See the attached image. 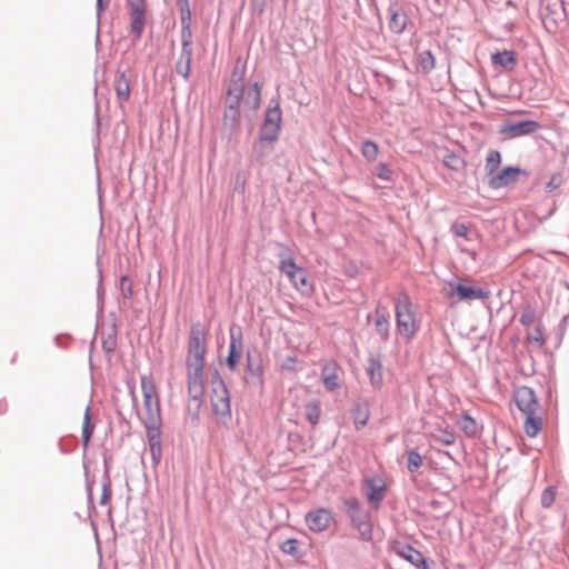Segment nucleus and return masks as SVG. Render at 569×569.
<instances>
[{"label":"nucleus","mask_w":569,"mask_h":569,"mask_svg":"<svg viewBox=\"0 0 569 569\" xmlns=\"http://www.w3.org/2000/svg\"><path fill=\"white\" fill-rule=\"evenodd\" d=\"M208 330L201 323L191 327L186 358L188 393L193 400L204 395V366Z\"/></svg>","instance_id":"1"},{"label":"nucleus","mask_w":569,"mask_h":569,"mask_svg":"<svg viewBox=\"0 0 569 569\" xmlns=\"http://www.w3.org/2000/svg\"><path fill=\"white\" fill-rule=\"evenodd\" d=\"M141 391L143 401L138 416L147 429L149 441H158L160 437L161 410L159 393L152 375L141 376Z\"/></svg>","instance_id":"2"},{"label":"nucleus","mask_w":569,"mask_h":569,"mask_svg":"<svg viewBox=\"0 0 569 569\" xmlns=\"http://www.w3.org/2000/svg\"><path fill=\"white\" fill-rule=\"evenodd\" d=\"M224 120L236 126L240 119V108L244 107L257 110L261 104V87L258 82L246 90L241 83H234L228 91L226 98Z\"/></svg>","instance_id":"3"},{"label":"nucleus","mask_w":569,"mask_h":569,"mask_svg":"<svg viewBox=\"0 0 569 569\" xmlns=\"http://www.w3.org/2000/svg\"><path fill=\"white\" fill-rule=\"evenodd\" d=\"M518 409L526 416L523 429L528 437L535 438L542 429L540 405L533 390L529 387H519L515 392Z\"/></svg>","instance_id":"4"},{"label":"nucleus","mask_w":569,"mask_h":569,"mask_svg":"<svg viewBox=\"0 0 569 569\" xmlns=\"http://www.w3.org/2000/svg\"><path fill=\"white\" fill-rule=\"evenodd\" d=\"M397 333L410 341L419 330V320L415 307L407 295H402L395 305Z\"/></svg>","instance_id":"5"},{"label":"nucleus","mask_w":569,"mask_h":569,"mask_svg":"<svg viewBox=\"0 0 569 569\" xmlns=\"http://www.w3.org/2000/svg\"><path fill=\"white\" fill-rule=\"evenodd\" d=\"M282 113L279 104L267 109L259 140L254 144V151L260 157L272 150V143L277 141L279 137Z\"/></svg>","instance_id":"6"},{"label":"nucleus","mask_w":569,"mask_h":569,"mask_svg":"<svg viewBox=\"0 0 569 569\" xmlns=\"http://www.w3.org/2000/svg\"><path fill=\"white\" fill-rule=\"evenodd\" d=\"M279 270L287 276L300 295L311 297L315 293V284L309 279L307 271L297 264L292 252L280 254Z\"/></svg>","instance_id":"7"},{"label":"nucleus","mask_w":569,"mask_h":569,"mask_svg":"<svg viewBox=\"0 0 569 569\" xmlns=\"http://www.w3.org/2000/svg\"><path fill=\"white\" fill-rule=\"evenodd\" d=\"M469 280L463 279L461 281H449L447 283L445 297L451 305L469 300H485L489 297V291L479 287L468 286L466 283Z\"/></svg>","instance_id":"8"},{"label":"nucleus","mask_w":569,"mask_h":569,"mask_svg":"<svg viewBox=\"0 0 569 569\" xmlns=\"http://www.w3.org/2000/svg\"><path fill=\"white\" fill-rule=\"evenodd\" d=\"M186 7L188 4L186 3ZM189 20H190V10L186 8V11L182 10L181 22L183 24L182 31V49L179 57V60L176 64V71L178 74L188 79L190 74V63L192 58V49H191V31L189 29Z\"/></svg>","instance_id":"9"},{"label":"nucleus","mask_w":569,"mask_h":569,"mask_svg":"<svg viewBox=\"0 0 569 569\" xmlns=\"http://www.w3.org/2000/svg\"><path fill=\"white\" fill-rule=\"evenodd\" d=\"M128 14L130 18V32L133 39L141 38L147 22V0H127Z\"/></svg>","instance_id":"10"},{"label":"nucleus","mask_w":569,"mask_h":569,"mask_svg":"<svg viewBox=\"0 0 569 569\" xmlns=\"http://www.w3.org/2000/svg\"><path fill=\"white\" fill-rule=\"evenodd\" d=\"M210 400L213 412L219 416L230 415V398L229 391L221 379L212 380Z\"/></svg>","instance_id":"11"},{"label":"nucleus","mask_w":569,"mask_h":569,"mask_svg":"<svg viewBox=\"0 0 569 569\" xmlns=\"http://www.w3.org/2000/svg\"><path fill=\"white\" fill-rule=\"evenodd\" d=\"M540 129V124L535 120H526L517 123L503 122L499 132L507 139H515L522 136H529Z\"/></svg>","instance_id":"12"},{"label":"nucleus","mask_w":569,"mask_h":569,"mask_svg":"<svg viewBox=\"0 0 569 569\" xmlns=\"http://www.w3.org/2000/svg\"><path fill=\"white\" fill-rule=\"evenodd\" d=\"M333 521L332 513L325 508L317 509L306 516V523L313 532H321L328 529Z\"/></svg>","instance_id":"13"},{"label":"nucleus","mask_w":569,"mask_h":569,"mask_svg":"<svg viewBox=\"0 0 569 569\" xmlns=\"http://www.w3.org/2000/svg\"><path fill=\"white\" fill-rule=\"evenodd\" d=\"M366 489H367V498L369 503L378 509L380 502L385 498V492L387 489L386 482L381 477H372L365 480Z\"/></svg>","instance_id":"14"},{"label":"nucleus","mask_w":569,"mask_h":569,"mask_svg":"<svg viewBox=\"0 0 569 569\" xmlns=\"http://www.w3.org/2000/svg\"><path fill=\"white\" fill-rule=\"evenodd\" d=\"M522 170L515 167H507L489 179V187L500 189L516 182Z\"/></svg>","instance_id":"15"},{"label":"nucleus","mask_w":569,"mask_h":569,"mask_svg":"<svg viewBox=\"0 0 569 569\" xmlns=\"http://www.w3.org/2000/svg\"><path fill=\"white\" fill-rule=\"evenodd\" d=\"M340 373L341 369L336 362H329L323 366L321 379L328 391L332 392L340 388Z\"/></svg>","instance_id":"16"},{"label":"nucleus","mask_w":569,"mask_h":569,"mask_svg":"<svg viewBox=\"0 0 569 569\" xmlns=\"http://www.w3.org/2000/svg\"><path fill=\"white\" fill-rule=\"evenodd\" d=\"M370 383L375 389H380L383 383L382 363L378 358L371 357L366 368Z\"/></svg>","instance_id":"17"},{"label":"nucleus","mask_w":569,"mask_h":569,"mask_svg":"<svg viewBox=\"0 0 569 569\" xmlns=\"http://www.w3.org/2000/svg\"><path fill=\"white\" fill-rule=\"evenodd\" d=\"M375 328L381 340L387 341L389 339V316L385 308L377 307L375 310Z\"/></svg>","instance_id":"18"},{"label":"nucleus","mask_w":569,"mask_h":569,"mask_svg":"<svg viewBox=\"0 0 569 569\" xmlns=\"http://www.w3.org/2000/svg\"><path fill=\"white\" fill-rule=\"evenodd\" d=\"M113 88L117 94V98L120 102H127L130 99V81L124 74V72H118L116 74L113 81Z\"/></svg>","instance_id":"19"},{"label":"nucleus","mask_w":569,"mask_h":569,"mask_svg":"<svg viewBox=\"0 0 569 569\" xmlns=\"http://www.w3.org/2000/svg\"><path fill=\"white\" fill-rule=\"evenodd\" d=\"M398 555L418 569H429L422 553L412 547H405L398 551Z\"/></svg>","instance_id":"20"},{"label":"nucleus","mask_w":569,"mask_h":569,"mask_svg":"<svg viewBox=\"0 0 569 569\" xmlns=\"http://www.w3.org/2000/svg\"><path fill=\"white\" fill-rule=\"evenodd\" d=\"M491 59L493 64L500 66L506 70H512L517 63L516 54L511 50L496 52L492 54Z\"/></svg>","instance_id":"21"},{"label":"nucleus","mask_w":569,"mask_h":569,"mask_svg":"<svg viewBox=\"0 0 569 569\" xmlns=\"http://www.w3.org/2000/svg\"><path fill=\"white\" fill-rule=\"evenodd\" d=\"M242 353V343L240 340H237L233 336H231V341L229 346V356L227 359V363L231 370H236L239 360Z\"/></svg>","instance_id":"22"},{"label":"nucleus","mask_w":569,"mask_h":569,"mask_svg":"<svg viewBox=\"0 0 569 569\" xmlns=\"http://www.w3.org/2000/svg\"><path fill=\"white\" fill-rule=\"evenodd\" d=\"M408 17L403 12L393 11L389 20V29L395 33H401L407 27Z\"/></svg>","instance_id":"23"},{"label":"nucleus","mask_w":569,"mask_h":569,"mask_svg":"<svg viewBox=\"0 0 569 569\" xmlns=\"http://www.w3.org/2000/svg\"><path fill=\"white\" fill-rule=\"evenodd\" d=\"M436 59L430 50L422 51L418 54V67L423 73H429L435 69Z\"/></svg>","instance_id":"24"},{"label":"nucleus","mask_w":569,"mask_h":569,"mask_svg":"<svg viewBox=\"0 0 569 569\" xmlns=\"http://www.w3.org/2000/svg\"><path fill=\"white\" fill-rule=\"evenodd\" d=\"M431 438L443 446H452L456 442L455 432L443 428H438Z\"/></svg>","instance_id":"25"},{"label":"nucleus","mask_w":569,"mask_h":569,"mask_svg":"<svg viewBox=\"0 0 569 569\" xmlns=\"http://www.w3.org/2000/svg\"><path fill=\"white\" fill-rule=\"evenodd\" d=\"M305 413L308 421L316 426L318 425L321 416V407L319 401H310L305 406Z\"/></svg>","instance_id":"26"},{"label":"nucleus","mask_w":569,"mask_h":569,"mask_svg":"<svg viewBox=\"0 0 569 569\" xmlns=\"http://www.w3.org/2000/svg\"><path fill=\"white\" fill-rule=\"evenodd\" d=\"M459 428L468 436L475 437L478 433V425L473 418L469 415H463L460 420H458Z\"/></svg>","instance_id":"27"},{"label":"nucleus","mask_w":569,"mask_h":569,"mask_svg":"<svg viewBox=\"0 0 569 569\" xmlns=\"http://www.w3.org/2000/svg\"><path fill=\"white\" fill-rule=\"evenodd\" d=\"M361 154L367 161L375 162L379 154L378 144L371 140L363 141L361 146Z\"/></svg>","instance_id":"28"},{"label":"nucleus","mask_w":569,"mask_h":569,"mask_svg":"<svg viewBox=\"0 0 569 569\" xmlns=\"http://www.w3.org/2000/svg\"><path fill=\"white\" fill-rule=\"evenodd\" d=\"M423 458L417 450H410L407 458V469L409 472H416L422 466Z\"/></svg>","instance_id":"29"},{"label":"nucleus","mask_w":569,"mask_h":569,"mask_svg":"<svg viewBox=\"0 0 569 569\" xmlns=\"http://www.w3.org/2000/svg\"><path fill=\"white\" fill-rule=\"evenodd\" d=\"M92 432H93V425L91 423V420H90L89 408H87L86 412H84V419H83V426H82V442H83L84 448L88 447L90 438L92 436Z\"/></svg>","instance_id":"30"},{"label":"nucleus","mask_w":569,"mask_h":569,"mask_svg":"<svg viewBox=\"0 0 569 569\" xmlns=\"http://www.w3.org/2000/svg\"><path fill=\"white\" fill-rule=\"evenodd\" d=\"M501 163V154L497 150H492L488 153L486 159V170L489 174H492Z\"/></svg>","instance_id":"31"},{"label":"nucleus","mask_w":569,"mask_h":569,"mask_svg":"<svg viewBox=\"0 0 569 569\" xmlns=\"http://www.w3.org/2000/svg\"><path fill=\"white\" fill-rule=\"evenodd\" d=\"M443 164L453 171H459L463 168L465 162L458 154L449 153L443 158Z\"/></svg>","instance_id":"32"},{"label":"nucleus","mask_w":569,"mask_h":569,"mask_svg":"<svg viewBox=\"0 0 569 569\" xmlns=\"http://www.w3.org/2000/svg\"><path fill=\"white\" fill-rule=\"evenodd\" d=\"M280 550L290 556H297L299 553V541L295 538H290L281 542Z\"/></svg>","instance_id":"33"},{"label":"nucleus","mask_w":569,"mask_h":569,"mask_svg":"<svg viewBox=\"0 0 569 569\" xmlns=\"http://www.w3.org/2000/svg\"><path fill=\"white\" fill-rule=\"evenodd\" d=\"M375 173L376 176L383 180V181H389L391 180V177H392V171L390 170V168L386 164V163H378L375 168Z\"/></svg>","instance_id":"34"},{"label":"nucleus","mask_w":569,"mask_h":569,"mask_svg":"<svg viewBox=\"0 0 569 569\" xmlns=\"http://www.w3.org/2000/svg\"><path fill=\"white\" fill-rule=\"evenodd\" d=\"M556 499V489L553 487H548L543 490L541 495V505L545 508H549Z\"/></svg>","instance_id":"35"},{"label":"nucleus","mask_w":569,"mask_h":569,"mask_svg":"<svg viewBox=\"0 0 569 569\" xmlns=\"http://www.w3.org/2000/svg\"><path fill=\"white\" fill-rule=\"evenodd\" d=\"M369 419V412L358 409L355 413V425L357 429L365 427Z\"/></svg>","instance_id":"36"},{"label":"nucleus","mask_w":569,"mask_h":569,"mask_svg":"<svg viewBox=\"0 0 569 569\" xmlns=\"http://www.w3.org/2000/svg\"><path fill=\"white\" fill-rule=\"evenodd\" d=\"M536 320V313L535 310L531 308H527L523 310V312L520 316V322L523 326H531Z\"/></svg>","instance_id":"37"},{"label":"nucleus","mask_w":569,"mask_h":569,"mask_svg":"<svg viewBox=\"0 0 569 569\" xmlns=\"http://www.w3.org/2000/svg\"><path fill=\"white\" fill-rule=\"evenodd\" d=\"M562 181L563 180H562V176L561 174H559V173L553 174L550 178L549 182L547 183L546 190L548 192L555 191L556 189H558L562 184Z\"/></svg>","instance_id":"38"},{"label":"nucleus","mask_w":569,"mask_h":569,"mask_svg":"<svg viewBox=\"0 0 569 569\" xmlns=\"http://www.w3.org/2000/svg\"><path fill=\"white\" fill-rule=\"evenodd\" d=\"M451 231L457 237L468 238L469 228L463 223H455L451 227Z\"/></svg>","instance_id":"39"},{"label":"nucleus","mask_w":569,"mask_h":569,"mask_svg":"<svg viewBox=\"0 0 569 569\" xmlns=\"http://www.w3.org/2000/svg\"><path fill=\"white\" fill-rule=\"evenodd\" d=\"M296 365H297V358L296 357H287L282 363H281V370H286V371H295L296 370Z\"/></svg>","instance_id":"40"},{"label":"nucleus","mask_w":569,"mask_h":569,"mask_svg":"<svg viewBox=\"0 0 569 569\" xmlns=\"http://www.w3.org/2000/svg\"><path fill=\"white\" fill-rule=\"evenodd\" d=\"M529 339L536 341L539 346H542L543 342H545L543 337H542V332L538 328L535 330L533 333H531L529 336Z\"/></svg>","instance_id":"41"},{"label":"nucleus","mask_w":569,"mask_h":569,"mask_svg":"<svg viewBox=\"0 0 569 569\" xmlns=\"http://www.w3.org/2000/svg\"><path fill=\"white\" fill-rule=\"evenodd\" d=\"M247 367H248V370H249L252 375L257 376L258 378H261V377H262V368H261L260 366L253 367V365L251 363L250 358H248Z\"/></svg>","instance_id":"42"},{"label":"nucleus","mask_w":569,"mask_h":569,"mask_svg":"<svg viewBox=\"0 0 569 569\" xmlns=\"http://www.w3.org/2000/svg\"><path fill=\"white\" fill-rule=\"evenodd\" d=\"M362 527H363V529H362L361 533L363 537H367V535L370 533V527H369V525H366V523H363Z\"/></svg>","instance_id":"43"},{"label":"nucleus","mask_w":569,"mask_h":569,"mask_svg":"<svg viewBox=\"0 0 569 569\" xmlns=\"http://www.w3.org/2000/svg\"><path fill=\"white\" fill-rule=\"evenodd\" d=\"M126 283H128V286H129V287L131 286V283H130V281H129L128 277H122V278H121V287H122V288H124V284H126Z\"/></svg>","instance_id":"44"},{"label":"nucleus","mask_w":569,"mask_h":569,"mask_svg":"<svg viewBox=\"0 0 569 569\" xmlns=\"http://www.w3.org/2000/svg\"><path fill=\"white\" fill-rule=\"evenodd\" d=\"M97 6H98V9L99 10H103L106 8L107 4H103L102 3V0H97Z\"/></svg>","instance_id":"45"},{"label":"nucleus","mask_w":569,"mask_h":569,"mask_svg":"<svg viewBox=\"0 0 569 569\" xmlns=\"http://www.w3.org/2000/svg\"><path fill=\"white\" fill-rule=\"evenodd\" d=\"M526 113V110H516L512 112V114H523Z\"/></svg>","instance_id":"46"},{"label":"nucleus","mask_w":569,"mask_h":569,"mask_svg":"<svg viewBox=\"0 0 569 569\" xmlns=\"http://www.w3.org/2000/svg\"><path fill=\"white\" fill-rule=\"evenodd\" d=\"M284 2H287L288 0H283Z\"/></svg>","instance_id":"47"}]
</instances>
